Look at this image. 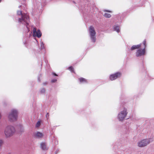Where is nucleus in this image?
Returning a JSON list of instances; mask_svg holds the SVG:
<instances>
[{
	"label": "nucleus",
	"mask_w": 154,
	"mask_h": 154,
	"mask_svg": "<svg viewBox=\"0 0 154 154\" xmlns=\"http://www.w3.org/2000/svg\"><path fill=\"white\" fill-rule=\"evenodd\" d=\"M1 0H0V2H1Z\"/></svg>",
	"instance_id": "obj_25"
},
{
	"label": "nucleus",
	"mask_w": 154,
	"mask_h": 154,
	"mask_svg": "<svg viewBox=\"0 0 154 154\" xmlns=\"http://www.w3.org/2000/svg\"><path fill=\"white\" fill-rule=\"evenodd\" d=\"M68 69L69 70L72 72L75 73L74 70V68L72 66H70L68 68Z\"/></svg>",
	"instance_id": "obj_16"
},
{
	"label": "nucleus",
	"mask_w": 154,
	"mask_h": 154,
	"mask_svg": "<svg viewBox=\"0 0 154 154\" xmlns=\"http://www.w3.org/2000/svg\"><path fill=\"white\" fill-rule=\"evenodd\" d=\"M15 132V129L12 126L7 127L5 131V134L7 137L12 136Z\"/></svg>",
	"instance_id": "obj_2"
},
{
	"label": "nucleus",
	"mask_w": 154,
	"mask_h": 154,
	"mask_svg": "<svg viewBox=\"0 0 154 154\" xmlns=\"http://www.w3.org/2000/svg\"><path fill=\"white\" fill-rule=\"evenodd\" d=\"M17 117V112L15 110H12L8 116V118L11 122L16 120Z\"/></svg>",
	"instance_id": "obj_4"
},
{
	"label": "nucleus",
	"mask_w": 154,
	"mask_h": 154,
	"mask_svg": "<svg viewBox=\"0 0 154 154\" xmlns=\"http://www.w3.org/2000/svg\"><path fill=\"white\" fill-rule=\"evenodd\" d=\"M53 74L55 76H57V75L55 73H53Z\"/></svg>",
	"instance_id": "obj_23"
},
{
	"label": "nucleus",
	"mask_w": 154,
	"mask_h": 154,
	"mask_svg": "<svg viewBox=\"0 0 154 154\" xmlns=\"http://www.w3.org/2000/svg\"><path fill=\"white\" fill-rule=\"evenodd\" d=\"M125 117V111H122L119 113L118 116V118L120 121H122L124 119Z\"/></svg>",
	"instance_id": "obj_8"
},
{
	"label": "nucleus",
	"mask_w": 154,
	"mask_h": 154,
	"mask_svg": "<svg viewBox=\"0 0 154 154\" xmlns=\"http://www.w3.org/2000/svg\"><path fill=\"white\" fill-rule=\"evenodd\" d=\"M140 46V45H134L133 46L132 48H131V49L132 50H134L138 48H139Z\"/></svg>",
	"instance_id": "obj_12"
},
{
	"label": "nucleus",
	"mask_w": 154,
	"mask_h": 154,
	"mask_svg": "<svg viewBox=\"0 0 154 154\" xmlns=\"http://www.w3.org/2000/svg\"><path fill=\"white\" fill-rule=\"evenodd\" d=\"M35 136L37 138H40L43 137V135L42 133L37 132L35 135Z\"/></svg>",
	"instance_id": "obj_10"
},
{
	"label": "nucleus",
	"mask_w": 154,
	"mask_h": 154,
	"mask_svg": "<svg viewBox=\"0 0 154 154\" xmlns=\"http://www.w3.org/2000/svg\"><path fill=\"white\" fill-rule=\"evenodd\" d=\"M89 32L92 42H95L96 40V37L95 36L96 32L93 26H91L90 27Z\"/></svg>",
	"instance_id": "obj_5"
},
{
	"label": "nucleus",
	"mask_w": 154,
	"mask_h": 154,
	"mask_svg": "<svg viewBox=\"0 0 154 154\" xmlns=\"http://www.w3.org/2000/svg\"><path fill=\"white\" fill-rule=\"evenodd\" d=\"M121 76V73L119 72H117L114 74L111 75L109 77L110 80L112 81L117 78L120 77Z\"/></svg>",
	"instance_id": "obj_6"
},
{
	"label": "nucleus",
	"mask_w": 154,
	"mask_h": 154,
	"mask_svg": "<svg viewBox=\"0 0 154 154\" xmlns=\"http://www.w3.org/2000/svg\"><path fill=\"white\" fill-rule=\"evenodd\" d=\"M114 29L118 32H119L120 31V28L119 26H114Z\"/></svg>",
	"instance_id": "obj_14"
},
{
	"label": "nucleus",
	"mask_w": 154,
	"mask_h": 154,
	"mask_svg": "<svg viewBox=\"0 0 154 154\" xmlns=\"http://www.w3.org/2000/svg\"><path fill=\"white\" fill-rule=\"evenodd\" d=\"M145 52V50L144 49L142 50H139L136 53V56H139L143 55L144 54Z\"/></svg>",
	"instance_id": "obj_9"
},
{
	"label": "nucleus",
	"mask_w": 154,
	"mask_h": 154,
	"mask_svg": "<svg viewBox=\"0 0 154 154\" xmlns=\"http://www.w3.org/2000/svg\"><path fill=\"white\" fill-rule=\"evenodd\" d=\"M33 36H37L38 38H40L42 35V33L39 30L36 31V27H34L33 30Z\"/></svg>",
	"instance_id": "obj_7"
},
{
	"label": "nucleus",
	"mask_w": 154,
	"mask_h": 154,
	"mask_svg": "<svg viewBox=\"0 0 154 154\" xmlns=\"http://www.w3.org/2000/svg\"><path fill=\"white\" fill-rule=\"evenodd\" d=\"M57 81V80L56 79H54L51 81V82H55Z\"/></svg>",
	"instance_id": "obj_21"
},
{
	"label": "nucleus",
	"mask_w": 154,
	"mask_h": 154,
	"mask_svg": "<svg viewBox=\"0 0 154 154\" xmlns=\"http://www.w3.org/2000/svg\"><path fill=\"white\" fill-rule=\"evenodd\" d=\"M104 12H109V13L112 12L111 11H109V10H104Z\"/></svg>",
	"instance_id": "obj_20"
},
{
	"label": "nucleus",
	"mask_w": 154,
	"mask_h": 154,
	"mask_svg": "<svg viewBox=\"0 0 154 154\" xmlns=\"http://www.w3.org/2000/svg\"><path fill=\"white\" fill-rule=\"evenodd\" d=\"M40 125V121H38L36 125V127H39Z\"/></svg>",
	"instance_id": "obj_17"
},
{
	"label": "nucleus",
	"mask_w": 154,
	"mask_h": 154,
	"mask_svg": "<svg viewBox=\"0 0 154 154\" xmlns=\"http://www.w3.org/2000/svg\"><path fill=\"white\" fill-rule=\"evenodd\" d=\"M154 140L153 137L147 139H144L138 141L137 143V146L139 147H143L147 146Z\"/></svg>",
	"instance_id": "obj_1"
},
{
	"label": "nucleus",
	"mask_w": 154,
	"mask_h": 154,
	"mask_svg": "<svg viewBox=\"0 0 154 154\" xmlns=\"http://www.w3.org/2000/svg\"><path fill=\"white\" fill-rule=\"evenodd\" d=\"M45 91V90L44 88H43L41 90V92L42 93H44Z\"/></svg>",
	"instance_id": "obj_18"
},
{
	"label": "nucleus",
	"mask_w": 154,
	"mask_h": 154,
	"mask_svg": "<svg viewBox=\"0 0 154 154\" xmlns=\"http://www.w3.org/2000/svg\"><path fill=\"white\" fill-rule=\"evenodd\" d=\"M41 147L43 150H45L46 149V145L45 143H42L41 144Z\"/></svg>",
	"instance_id": "obj_13"
},
{
	"label": "nucleus",
	"mask_w": 154,
	"mask_h": 154,
	"mask_svg": "<svg viewBox=\"0 0 154 154\" xmlns=\"http://www.w3.org/2000/svg\"><path fill=\"white\" fill-rule=\"evenodd\" d=\"M143 44H144V45H145V43H146V42L145 41H144L143 42Z\"/></svg>",
	"instance_id": "obj_24"
},
{
	"label": "nucleus",
	"mask_w": 154,
	"mask_h": 154,
	"mask_svg": "<svg viewBox=\"0 0 154 154\" xmlns=\"http://www.w3.org/2000/svg\"><path fill=\"white\" fill-rule=\"evenodd\" d=\"M80 82L82 83H85L87 82V80L83 78H80L79 79Z\"/></svg>",
	"instance_id": "obj_11"
},
{
	"label": "nucleus",
	"mask_w": 154,
	"mask_h": 154,
	"mask_svg": "<svg viewBox=\"0 0 154 154\" xmlns=\"http://www.w3.org/2000/svg\"><path fill=\"white\" fill-rule=\"evenodd\" d=\"M3 144V141L2 140H0V146L2 144Z\"/></svg>",
	"instance_id": "obj_19"
},
{
	"label": "nucleus",
	"mask_w": 154,
	"mask_h": 154,
	"mask_svg": "<svg viewBox=\"0 0 154 154\" xmlns=\"http://www.w3.org/2000/svg\"><path fill=\"white\" fill-rule=\"evenodd\" d=\"M17 14L18 15H21V18L19 19L18 21L19 22H22L23 21L26 23L27 25H28L27 22L29 19L28 16L26 14H22V11H17Z\"/></svg>",
	"instance_id": "obj_3"
},
{
	"label": "nucleus",
	"mask_w": 154,
	"mask_h": 154,
	"mask_svg": "<svg viewBox=\"0 0 154 154\" xmlns=\"http://www.w3.org/2000/svg\"><path fill=\"white\" fill-rule=\"evenodd\" d=\"M49 113H47L46 115V116L47 117H47H49Z\"/></svg>",
	"instance_id": "obj_22"
},
{
	"label": "nucleus",
	"mask_w": 154,
	"mask_h": 154,
	"mask_svg": "<svg viewBox=\"0 0 154 154\" xmlns=\"http://www.w3.org/2000/svg\"><path fill=\"white\" fill-rule=\"evenodd\" d=\"M106 18H110L111 17V15L109 14L105 13L103 15Z\"/></svg>",
	"instance_id": "obj_15"
},
{
	"label": "nucleus",
	"mask_w": 154,
	"mask_h": 154,
	"mask_svg": "<svg viewBox=\"0 0 154 154\" xmlns=\"http://www.w3.org/2000/svg\"><path fill=\"white\" fill-rule=\"evenodd\" d=\"M8 154H10V153H8Z\"/></svg>",
	"instance_id": "obj_26"
}]
</instances>
